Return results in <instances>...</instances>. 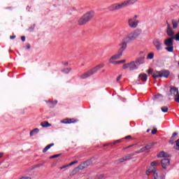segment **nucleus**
<instances>
[{
    "label": "nucleus",
    "mask_w": 179,
    "mask_h": 179,
    "mask_svg": "<svg viewBox=\"0 0 179 179\" xmlns=\"http://www.w3.org/2000/svg\"><path fill=\"white\" fill-rule=\"evenodd\" d=\"M136 2H138V0H126L120 3L112 4L108 7V9L110 12H115V10H120V9H124V8H127V6L135 5Z\"/></svg>",
    "instance_id": "1"
},
{
    "label": "nucleus",
    "mask_w": 179,
    "mask_h": 179,
    "mask_svg": "<svg viewBox=\"0 0 179 179\" xmlns=\"http://www.w3.org/2000/svg\"><path fill=\"white\" fill-rule=\"evenodd\" d=\"M101 68H104V64H99L96 66L91 69L90 70L86 71L83 74L79 76L80 79H87V78H90V76H92V75H94V73H96Z\"/></svg>",
    "instance_id": "2"
},
{
    "label": "nucleus",
    "mask_w": 179,
    "mask_h": 179,
    "mask_svg": "<svg viewBox=\"0 0 179 179\" xmlns=\"http://www.w3.org/2000/svg\"><path fill=\"white\" fill-rule=\"evenodd\" d=\"M93 17H94V11L87 12L78 20V24L83 26V24H86L87 22H90Z\"/></svg>",
    "instance_id": "3"
},
{
    "label": "nucleus",
    "mask_w": 179,
    "mask_h": 179,
    "mask_svg": "<svg viewBox=\"0 0 179 179\" xmlns=\"http://www.w3.org/2000/svg\"><path fill=\"white\" fill-rule=\"evenodd\" d=\"M141 34H142V30L136 29L134 31H132L127 36H126L124 38L131 43V41H135V40H136V38H138L139 36H141Z\"/></svg>",
    "instance_id": "4"
},
{
    "label": "nucleus",
    "mask_w": 179,
    "mask_h": 179,
    "mask_svg": "<svg viewBox=\"0 0 179 179\" xmlns=\"http://www.w3.org/2000/svg\"><path fill=\"white\" fill-rule=\"evenodd\" d=\"M174 41V36L169 37L164 40V45H166L165 50L168 51V52H173L174 51V46H173V43Z\"/></svg>",
    "instance_id": "5"
},
{
    "label": "nucleus",
    "mask_w": 179,
    "mask_h": 179,
    "mask_svg": "<svg viewBox=\"0 0 179 179\" xmlns=\"http://www.w3.org/2000/svg\"><path fill=\"white\" fill-rule=\"evenodd\" d=\"M170 75V71L168 70H162L160 71H154L152 74V78L154 79H157V78H169Z\"/></svg>",
    "instance_id": "6"
},
{
    "label": "nucleus",
    "mask_w": 179,
    "mask_h": 179,
    "mask_svg": "<svg viewBox=\"0 0 179 179\" xmlns=\"http://www.w3.org/2000/svg\"><path fill=\"white\" fill-rule=\"evenodd\" d=\"M138 19V15H134L133 17L128 20V25L131 29H136L139 24V20Z\"/></svg>",
    "instance_id": "7"
},
{
    "label": "nucleus",
    "mask_w": 179,
    "mask_h": 179,
    "mask_svg": "<svg viewBox=\"0 0 179 179\" xmlns=\"http://www.w3.org/2000/svg\"><path fill=\"white\" fill-rule=\"evenodd\" d=\"M129 41H128L125 38L122 39V42L119 44V47L120 48L119 49V52H120L121 54L124 52V50H127V47H128V44H129Z\"/></svg>",
    "instance_id": "8"
},
{
    "label": "nucleus",
    "mask_w": 179,
    "mask_h": 179,
    "mask_svg": "<svg viewBox=\"0 0 179 179\" xmlns=\"http://www.w3.org/2000/svg\"><path fill=\"white\" fill-rule=\"evenodd\" d=\"M153 44L157 51H162V50H163V47L162 46L163 45V42L162 41V40L159 38H155L153 41Z\"/></svg>",
    "instance_id": "9"
},
{
    "label": "nucleus",
    "mask_w": 179,
    "mask_h": 179,
    "mask_svg": "<svg viewBox=\"0 0 179 179\" xmlns=\"http://www.w3.org/2000/svg\"><path fill=\"white\" fill-rule=\"evenodd\" d=\"M166 34L167 36H169V37H174V29H173V28L171 27V24H170V23H169V22L166 21Z\"/></svg>",
    "instance_id": "10"
},
{
    "label": "nucleus",
    "mask_w": 179,
    "mask_h": 179,
    "mask_svg": "<svg viewBox=\"0 0 179 179\" xmlns=\"http://www.w3.org/2000/svg\"><path fill=\"white\" fill-rule=\"evenodd\" d=\"M92 162H93V159H90L85 162L84 163L80 164L78 167L80 170H85V169H87V167H89V166L92 164Z\"/></svg>",
    "instance_id": "11"
},
{
    "label": "nucleus",
    "mask_w": 179,
    "mask_h": 179,
    "mask_svg": "<svg viewBox=\"0 0 179 179\" xmlns=\"http://www.w3.org/2000/svg\"><path fill=\"white\" fill-rule=\"evenodd\" d=\"M121 57H122V53H121L120 52L118 51L117 54L112 56L110 59H109V62L110 64L111 62H114L115 61V59H120V58H121Z\"/></svg>",
    "instance_id": "12"
},
{
    "label": "nucleus",
    "mask_w": 179,
    "mask_h": 179,
    "mask_svg": "<svg viewBox=\"0 0 179 179\" xmlns=\"http://www.w3.org/2000/svg\"><path fill=\"white\" fill-rule=\"evenodd\" d=\"M75 122H78V120H75L73 118H66L64 120H61L62 124H75Z\"/></svg>",
    "instance_id": "13"
},
{
    "label": "nucleus",
    "mask_w": 179,
    "mask_h": 179,
    "mask_svg": "<svg viewBox=\"0 0 179 179\" xmlns=\"http://www.w3.org/2000/svg\"><path fill=\"white\" fill-rule=\"evenodd\" d=\"M161 164L162 168L166 169H167L168 166H170V159H163L161 160Z\"/></svg>",
    "instance_id": "14"
},
{
    "label": "nucleus",
    "mask_w": 179,
    "mask_h": 179,
    "mask_svg": "<svg viewBox=\"0 0 179 179\" xmlns=\"http://www.w3.org/2000/svg\"><path fill=\"white\" fill-rule=\"evenodd\" d=\"M171 94H173L175 97H177V96L179 94L178 88L173 87L171 88Z\"/></svg>",
    "instance_id": "15"
},
{
    "label": "nucleus",
    "mask_w": 179,
    "mask_h": 179,
    "mask_svg": "<svg viewBox=\"0 0 179 179\" xmlns=\"http://www.w3.org/2000/svg\"><path fill=\"white\" fill-rule=\"evenodd\" d=\"M177 135H178V134H177V132H174L173 133L171 139L169 141V143H171V145H174V141H176V139H177Z\"/></svg>",
    "instance_id": "16"
},
{
    "label": "nucleus",
    "mask_w": 179,
    "mask_h": 179,
    "mask_svg": "<svg viewBox=\"0 0 179 179\" xmlns=\"http://www.w3.org/2000/svg\"><path fill=\"white\" fill-rule=\"evenodd\" d=\"M138 79H140V80H142V82H146V80H148V75H146L145 73H141L138 76Z\"/></svg>",
    "instance_id": "17"
},
{
    "label": "nucleus",
    "mask_w": 179,
    "mask_h": 179,
    "mask_svg": "<svg viewBox=\"0 0 179 179\" xmlns=\"http://www.w3.org/2000/svg\"><path fill=\"white\" fill-rule=\"evenodd\" d=\"M129 71H135V69H138V67L136 66V64H135V62L129 63Z\"/></svg>",
    "instance_id": "18"
},
{
    "label": "nucleus",
    "mask_w": 179,
    "mask_h": 179,
    "mask_svg": "<svg viewBox=\"0 0 179 179\" xmlns=\"http://www.w3.org/2000/svg\"><path fill=\"white\" fill-rule=\"evenodd\" d=\"M40 132V129L38 128H35L33 130H31L29 133L30 136H33V135H37Z\"/></svg>",
    "instance_id": "19"
},
{
    "label": "nucleus",
    "mask_w": 179,
    "mask_h": 179,
    "mask_svg": "<svg viewBox=\"0 0 179 179\" xmlns=\"http://www.w3.org/2000/svg\"><path fill=\"white\" fill-rule=\"evenodd\" d=\"M41 127H42L43 128H48L51 127V124H50V122L47 121L42 122H41Z\"/></svg>",
    "instance_id": "20"
},
{
    "label": "nucleus",
    "mask_w": 179,
    "mask_h": 179,
    "mask_svg": "<svg viewBox=\"0 0 179 179\" xmlns=\"http://www.w3.org/2000/svg\"><path fill=\"white\" fill-rule=\"evenodd\" d=\"M50 108H54L56 106V104L58 103V101H52L48 102Z\"/></svg>",
    "instance_id": "21"
},
{
    "label": "nucleus",
    "mask_w": 179,
    "mask_h": 179,
    "mask_svg": "<svg viewBox=\"0 0 179 179\" xmlns=\"http://www.w3.org/2000/svg\"><path fill=\"white\" fill-rule=\"evenodd\" d=\"M171 23L173 25V29H177L178 27V21L173 19L171 20Z\"/></svg>",
    "instance_id": "22"
},
{
    "label": "nucleus",
    "mask_w": 179,
    "mask_h": 179,
    "mask_svg": "<svg viewBox=\"0 0 179 179\" xmlns=\"http://www.w3.org/2000/svg\"><path fill=\"white\" fill-rule=\"evenodd\" d=\"M54 145H55L54 143H50L45 148H43V153H45V152H48L49 149H51V148L54 146Z\"/></svg>",
    "instance_id": "23"
},
{
    "label": "nucleus",
    "mask_w": 179,
    "mask_h": 179,
    "mask_svg": "<svg viewBox=\"0 0 179 179\" xmlns=\"http://www.w3.org/2000/svg\"><path fill=\"white\" fill-rule=\"evenodd\" d=\"M158 157H169V154L164 152V151H162L157 155Z\"/></svg>",
    "instance_id": "24"
},
{
    "label": "nucleus",
    "mask_w": 179,
    "mask_h": 179,
    "mask_svg": "<svg viewBox=\"0 0 179 179\" xmlns=\"http://www.w3.org/2000/svg\"><path fill=\"white\" fill-rule=\"evenodd\" d=\"M80 171L79 169V166L76 167L71 172V176H75V174H77V173Z\"/></svg>",
    "instance_id": "25"
},
{
    "label": "nucleus",
    "mask_w": 179,
    "mask_h": 179,
    "mask_svg": "<svg viewBox=\"0 0 179 179\" xmlns=\"http://www.w3.org/2000/svg\"><path fill=\"white\" fill-rule=\"evenodd\" d=\"M173 149H175V150H179V138L175 141Z\"/></svg>",
    "instance_id": "26"
},
{
    "label": "nucleus",
    "mask_w": 179,
    "mask_h": 179,
    "mask_svg": "<svg viewBox=\"0 0 179 179\" xmlns=\"http://www.w3.org/2000/svg\"><path fill=\"white\" fill-rule=\"evenodd\" d=\"M134 156H135V154H128L127 155H126L124 157V158L126 159V162L127 160H131V159L134 157Z\"/></svg>",
    "instance_id": "27"
},
{
    "label": "nucleus",
    "mask_w": 179,
    "mask_h": 179,
    "mask_svg": "<svg viewBox=\"0 0 179 179\" xmlns=\"http://www.w3.org/2000/svg\"><path fill=\"white\" fill-rule=\"evenodd\" d=\"M143 59H145V57H141L140 59H138L136 62V64L137 65H141L142 64H143Z\"/></svg>",
    "instance_id": "28"
},
{
    "label": "nucleus",
    "mask_w": 179,
    "mask_h": 179,
    "mask_svg": "<svg viewBox=\"0 0 179 179\" xmlns=\"http://www.w3.org/2000/svg\"><path fill=\"white\" fill-rule=\"evenodd\" d=\"M124 162H127V159H125V157L119 159L118 160H117L115 162V163H117V164H118V163H124Z\"/></svg>",
    "instance_id": "29"
},
{
    "label": "nucleus",
    "mask_w": 179,
    "mask_h": 179,
    "mask_svg": "<svg viewBox=\"0 0 179 179\" xmlns=\"http://www.w3.org/2000/svg\"><path fill=\"white\" fill-rule=\"evenodd\" d=\"M154 57H155V53L150 52L148 55L147 59H153Z\"/></svg>",
    "instance_id": "30"
},
{
    "label": "nucleus",
    "mask_w": 179,
    "mask_h": 179,
    "mask_svg": "<svg viewBox=\"0 0 179 179\" xmlns=\"http://www.w3.org/2000/svg\"><path fill=\"white\" fill-rule=\"evenodd\" d=\"M71 71H72V69L66 68V69L62 70V72H63V73H69V72H71Z\"/></svg>",
    "instance_id": "31"
},
{
    "label": "nucleus",
    "mask_w": 179,
    "mask_h": 179,
    "mask_svg": "<svg viewBox=\"0 0 179 179\" xmlns=\"http://www.w3.org/2000/svg\"><path fill=\"white\" fill-rule=\"evenodd\" d=\"M162 113H167L169 111V107L163 106L161 108Z\"/></svg>",
    "instance_id": "32"
},
{
    "label": "nucleus",
    "mask_w": 179,
    "mask_h": 179,
    "mask_svg": "<svg viewBox=\"0 0 179 179\" xmlns=\"http://www.w3.org/2000/svg\"><path fill=\"white\" fill-rule=\"evenodd\" d=\"M152 144H149L145 146V150H147L148 152H149V150H150V149H152Z\"/></svg>",
    "instance_id": "33"
},
{
    "label": "nucleus",
    "mask_w": 179,
    "mask_h": 179,
    "mask_svg": "<svg viewBox=\"0 0 179 179\" xmlns=\"http://www.w3.org/2000/svg\"><path fill=\"white\" fill-rule=\"evenodd\" d=\"M157 165V163L156 162H151V166L152 168L150 169V170H153V169H156Z\"/></svg>",
    "instance_id": "34"
},
{
    "label": "nucleus",
    "mask_w": 179,
    "mask_h": 179,
    "mask_svg": "<svg viewBox=\"0 0 179 179\" xmlns=\"http://www.w3.org/2000/svg\"><path fill=\"white\" fill-rule=\"evenodd\" d=\"M62 154H57V155H55L53 156L50 157V159H57V157H59V156H61Z\"/></svg>",
    "instance_id": "35"
},
{
    "label": "nucleus",
    "mask_w": 179,
    "mask_h": 179,
    "mask_svg": "<svg viewBox=\"0 0 179 179\" xmlns=\"http://www.w3.org/2000/svg\"><path fill=\"white\" fill-rule=\"evenodd\" d=\"M146 149L145 147L141 148L138 151L136 152V153H142L143 152H145Z\"/></svg>",
    "instance_id": "36"
},
{
    "label": "nucleus",
    "mask_w": 179,
    "mask_h": 179,
    "mask_svg": "<svg viewBox=\"0 0 179 179\" xmlns=\"http://www.w3.org/2000/svg\"><path fill=\"white\" fill-rule=\"evenodd\" d=\"M110 64H113V65H118L121 64L120 61H115V62H111Z\"/></svg>",
    "instance_id": "37"
},
{
    "label": "nucleus",
    "mask_w": 179,
    "mask_h": 179,
    "mask_svg": "<svg viewBox=\"0 0 179 179\" xmlns=\"http://www.w3.org/2000/svg\"><path fill=\"white\" fill-rule=\"evenodd\" d=\"M128 68L129 69V64H124L123 65V69H128Z\"/></svg>",
    "instance_id": "38"
},
{
    "label": "nucleus",
    "mask_w": 179,
    "mask_h": 179,
    "mask_svg": "<svg viewBox=\"0 0 179 179\" xmlns=\"http://www.w3.org/2000/svg\"><path fill=\"white\" fill-rule=\"evenodd\" d=\"M151 134L152 135H156V134H157V129H152V131H151Z\"/></svg>",
    "instance_id": "39"
},
{
    "label": "nucleus",
    "mask_w": 179,
    "mask_h": 179,
    "mask_svg": "<svg viewBox=\"0 0 179 179\" xmlns=\"http://www.w3.org/2000/svg\"><path fill=\"white\" fill-rule=\"evenodd\" d=\"M174 37V39L176 41H179V33L177 34L176 35H175Z\"/></svg>",
    "instance_id": "40"
},
{
    "label": "nucleus",
    "mask_w": 179,
    "mask_h": 179,
    "mask_svg": "<svg viewBox=\"0 0 179 179\" xmlns=\"http://www.w3.org/2000/svg\"><path fill=\"white\" fill-rule=\"evenodd\" d=\"M175 101H176V103H179V94L176 95V98H175Z\"/></svg>",
    "instance_id": "41"
},
{
    "label": "nucleus",
    "mask_w": 179,
    "mask_h": 179,
    "mask_svg": "<svg viewBox=\"0 0 179 179\" xmlns=\"http://www.w3.org/2000/svg\"><path fill=\"white\" fill-rule=\"evenodd\" d=\"M78 164V161H73V162L69 164V166H73V164Z\"/></svg>",
    "instance_id": "42"
},
{
    "label": "nucleus",
    "mask_w": 179,
    "mask_h": 179,
    "mask_svg": "<svg viewBox=\"0 0 179 179\" xmlns=\"http://www.w3.org/2000/svg\"><path fill=\"white\" fill-rule=\"evenodd\" d=\"M121 78H122V75H120V76L116 78V81H117V82H120V80H121Z\"/></svg>",
    "instance_id": "43"
},
{
    "label": "nucleus",
    "mask_w": 179,
    "mask_h": 179,
    "mask_svg": "<svg viewBox=\"0 0 179 179\" xmlns=\"http://www.w3.org/2000/svg\"><path fill=\"white\" fill-rule=\"evenodd\" d=\"M122 142V140H116L114 143H113V145H117V143H120Z\"/></svg>",
    "instance_id": "44"
},
{
    "label": "nucleus",
    "mask_w": 179,
    "mask_h": 179,
    "mask_svg": "<svg viewBox=\"0 0 179 179\" xmlns=\"http://www.w3.org/2000/svg\"><path fill=\"white\" fill-rule=\"evenodd\" d=\"M66 167H69V164H68V165H64V166L60 167V169L62 170V169H66Z\"/></svg>",
    "instance_id": "45"
},
{
    "label": "nucleus",
    "mask_w": 179,
    "mask_h": 179,
    "mask_svg": "<svg viewBox=\"0 0 179 179\" xmlns=\"http://www.w3.org/2000/svg\"><path fill=\"white\" fill-rule=\"evenodd\" d=\"M41 166H44V163L38 164L36 165V167H41Z\"/></svg>",
    "instance_id": "46"
},
{
    "label": "nucleus",
    "mask_w": 179,
    "mask_h": 179,
    "mask_svg": "<svg viewBox=\"0 0 179 179\" xmlns=\"http://www.w3.org/2000/svg\"><path fill=\"white\" fill-rule=\"evenodd\" d=\"M132 138V136H127L124 137V139H131Z\"/></svg>",
    "instance_id": "47"
},
{
    "label": "nucleus",
    "mask_w": 179,
    "mask_h": 179,
    "mask_svg": "<svg viewBox=\"0 0 179 179\" xmlns=\"http://www.w3.org/2000/svg\"><path fill=\"white\" fill-rule=\"evenodd\" d=\"M21 40H22V41H26V37L25 36H22Z\"/></svg>",
    "instance_id": "48"
},
{
    "label": "nucleus",
    "mask_w": 179,
    "mask_h": 179,
    "mask_svg": "<svg viewBox=\"0 0 179 179\" xmlns=\"http://www.w3.org/2000/svg\"><path fill=\"white\" fill-rule=\"evenodd\" d=\"M10 40H13L14 38H16V36H10Z\"/></svg>",
    "instance_id": "49"
},
{
    "label": "nucleus",
    "mask_w": 179,
    "mask_h": 179,
    "mask_svg": "<svg viewBox=\"0 0 179 179\" xmlns=\"http://www.w3.org/2000/svg\"><path fill=\"white\" fill-rule=\"evenodd\" d=\"M147 72H148V73H152V72H153V70H152V69H148V71H147Z\"/></svg>",
    "instance_id": "50"
},
{
    "label": "nucleus",
    "mask_w": 179,
    "mask_h": 179,
    "mask_svg": "<svg viewBox=\"0 0 179 179\" xmlns=\"http://www.w3.org/2000/svg\"><path fill=\"white\" fill-rule=\"evenodd\" d=\"M20 179H31V178H30V177H22Z\"/></svg>",
    "instance_id": "51"
},
{
    "label": "nucleus",
    "mask_w": 179,
    "mask_h": 179,
    "mask_svg": "<svg viewBox=\"0 0 179 179\" xmlns=\"http://www.w3.org/2000/svg\"><path fill=\"white\" fill-rule=\"evenodd\" d=\"M124 62H126L125 59L120 60V64H124Z\"/></svg>",
    "instance_id": "52"
},
{
    "label": "nucleus",
    "mask_w": 179,
    "mask_h": 179,
    "mask_svg": "<svg viewBox=\"0 0 179 179\" xmlns=\"http://www.w3.org/2000/svg\"><path fill=\"white\" fill-rule=\"evenodd\" d=\"M27 50H30V44L27 45Z\"/></svg>",
    "instance_id": "53"
},
{
    "label": "nucleus",
    "mask_w": 179,
    "mask_h": 179,
    "mask_svg": "<svg viewBox=\"0 0 179 179\" xmlns=\"http://www.w3.org/2000/svg\"><path fill=\"white\" fill-rule=\"evenodd\" d=\"M3 156V152H1L0 153V159H1V157H2Z\"/></svg>",
    "instance_id": "54"
},
{
    "label": "nucleus",
    "mask_w": 179,
    "mask_h": 179,
    "mask_svg": "<svg viewBox=\"0 0 179 179\" xmlns=\"http://www.w3.org/2000/svg\"><path fill=\"white\" fill-rule=\"evenodd\" d=\"M159 96H162V95H157V96H155L156 99H158V98H159Z\"/></svg>",
    "instance_id": "55"
},
{
    "label": "nucleus",
    "mask_w": 179,
    "mask_h": 179,
    "mask_svg": "<svg viewBox=\"0 0 179 179\" xmlns=\"http://www.w3.org/2000/svg\"><path fill=\"white\" fill-rule=\"evenodd\" d=\"M106 146H108V144H104L103 148H106Z\"/></svg>",
    "instance_id": "56"
},
{
    "label": "nucleus",
    "mask_w": 179,
    "mask_h": 179,
    "mask_svg": "<svg viewBox=\"0 0 179 179\" xmlns=\"http://www.w3.org/2000/svg\"><path fill=\"white\" fill-rule=\"evenodd\" d=\"M147 132H148V133L150 132V129H148L147 130Z\"/></svg>",
    "instance_id": "57"
},
{
    "label": "nucleus",
    "mask_w": 179,
    "mask_h": 179,
    "mask_svg": "<svg viewBox=\"0 0 179 179\" xmlns=\"http://www.w3.org/2000/svg\"><path fill=\"white\" fill-rule=\"evenodd\" d=\"M100 177H101L103 178V176L102 175H101Z\"/></svg>",
    "instance_id": "58"
},
{
    "label": "nucleus",
    "mask_w": 179,
    "mask_h": 179,
    "mask_svg": "<svg viewBox=\"0 0 179 179\" xmlns=\"http://www.w3.org/2000/svg\"><path fill=\"white\" fill-rule=\"evenodd\" d=\"M103 72H104V70H103Z\"/></svg>",
    "instance_id": "59"
}]
</instances>
